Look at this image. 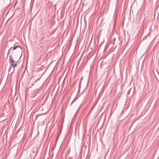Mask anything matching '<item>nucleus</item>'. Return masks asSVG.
Masks as SVG:
<instances>
[{
	"label": "nucleus",
	"instance_id": "nucleus-1",
	"mask_svg": "<svg viewBox=\"0 0 159 159\" xmlns=\"http://www.w3.org/2000/svg\"><path fill=\"white\" fill-rule=\"evenodd\" d=\"M22 54L20 57L19 56L17 57H16L14 58V60L13 59H11V65L12 66V67H16L17 66V63L19 61L21 56Z\"/></svg>",
	"mask_w": 159,
	"mask_h": 159
},
{
	"label": "nucleus",
	"instance_id": "nucleus-2",
	"mask_svg": "<svg viewBox=\"0 0 159 159\" xmlns=\"http://www.w3.org/2000/svg\"><path fill=\"white\" fill-rule=\"evenodd\" d=\"M134 89H133L130 88L127 92V96L129 98H131L133 95Z\"/></svg>",
	"mask_w": 159,
	"mask_h": 159
},
{
	"label": "nucleus",
	"instance_id": "nucleus-3",
	"mask_svg": "<svg viewBox=\"0 0 159 159\" xmlns=\"http://www.w3.org/2000/svg\"><path fill=\"white\" fill-rule=\"evenodd\" d=\"M17 47L19 48L20 49H22V47L20 45H17L13 49V50H14L17 48Z\"/></svg>",
	"mask_w": 159,
	"mask_h": 159
},
{
	"label": "nucleus",
	"instance_id": "nucleus-4",
	"mask_svg": "<svg viewBox=\"0 0 159 159\" xmlns=\"http://www.w3.org/2000/svg\"><path fill=\"white\" fill-rule=\"evenodd\" d=\"M10 10V8L9 9L7 13V14H6V15H7V14H8V13H9V10Z\"/></svg>",
	"mask_w": 159,
	"mask_h": 159
},
{
	"label": "nucleus",
	"instance_id": "nucleus-5",
	"mask_svg": "<svg viewBox=\"0 0 159 159\" xmlns=\"http://www.w3.org/2000/svg\"><path fill=\"white\" fill-rule=\"evenodd\" d=\"M80 83H81V81L80 82V84L79 86V88H80Z\"/></svg>",
	"mask_w": 159,
	"mask_h": 159
},
{
	"label": "nucleus",
	"instance_id": "nucleus-6",
	"mask_svg": "<svg viewBox=\"0 0 159 159\" xmlns=\"http://www.w3.org/2000/svg\"><path fill=\"white\" fill-rule=\"evenodd\" d=\"M10 49L8 50V55L9 54V51H10Z\"/></svg>",
	"mask_w": 159,
	"mask_h": 159
},
{
	"label": "nucleus",
	"instance_id": "nucleus-7",
	"mask_svg": "<svg viewBox=\"0 0 159 159\" xmlns=\"http://www.w3.org/2000/svg\"><path fill=\"white\" fill-rule=\"evenodd\" d=\"M8 70L9 71H10V68Z\"/></svg>",
	"mask_w": 159,
	"mask_h": 159
},
{
	"label": "nucleus",
	"instance_id": "nucleus-8",
	"mask_svg": "<svg viewBox=\"0 0 159 159\" xmlns=\"http://www.w3.org/2000/svg\"><path fill=\"white\" fill-rule=\"evenodd\" d=\"M14 70V68H13V71Z\"/></svg>",
	"mask_w": 159,
	"mask_h": 159
},
{
	"label": "nucleus",
	"instance_id": "nucleus-9",
	"mask_svg": "<svg viewBox=\"0 0 159 159\" xmlns=\"http://www.w3.org/2000/svg\"><path fill=\"white\" fill-rule=\"evenodd\" d=\"M9 59H10V56H9Z\"/></svg>",
	"mask_w": 159,
	"mask_h": 159
}]
</instances>
